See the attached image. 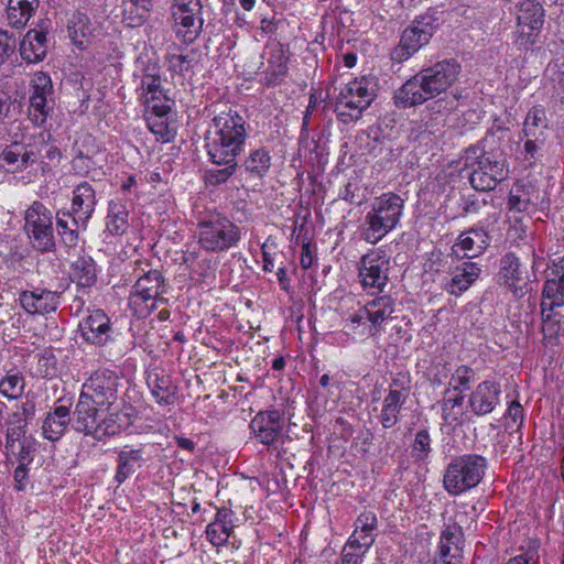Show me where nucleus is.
<instances>
[{"label": "nucleus", "instance_id": "nucleus-4", "mask_svg": "<svg viewBox=\"0 0 564 564\" xmlns=\"http://www.w3.org/2000/svg\"><path fill=\"white\" fill-rule=\"evenodd\" d=\"M488 460L478 454H464L451 460L443 475L444 489L458 496L475 488L484 478Z\"/></svg>", "mask_w": 564, "mask_h": 564}, {"label": "nucleus", "instance_id": "nucleus-53", "mask_svg": "<svg viewBox=\"0 0 564 564\" xmlns=\"http://www.w3.org/2000/svg\"><path fill=\"white\" fill-rule=\"evenodd\" d=\"M431 451V436L429 431L426 429L417 431L412 443V456L416 460L423 462L430 456Z\"/></svg>", "mask_w": 564, "mask_h": 564}, {"label": "nucleus", "instance_id": "nucleus-51", "mask_svg": "<svg viewBox=\"0 0 564 564\" xmlns=\"http://www.w3.org/2000/svg\"><path fill=\"white\" fill-rule=\"evenodd\" d=\"M366 552L360 547V541L348 539L341 550L340 560L335 564H362Z\"/></svg>", "mask_w": 564, "mask_h": 564}, {"label": "nucleus", "instance_id": "nucleus-38", "mask_svg": "<svg viewBox=\"0 0 564 564\" xmlns=\"http://www.w3.org/2000/svg\"><path fill=\"white\" fill-rule=\"evenodd\" d=\"M564 305V276L550 278L543 288V299L541 303L542 314L553 312L555 307Z\"/></svg>", "mask_w": 564, "mask_h": 564}, {"label": "nucleus", "instance_id": "nucleus-50", "mask_svg": "<svg viewBox=\"0 0 564 564\" xmlns=\"http://www.w3.org/2000/svg\"><path fill=\"white\" fill-rule=\"evenodd\" d=\"M66 216H61L59 213L56 215V229L57 232L65 245V247H75L78 243L79 240V232L78 227L74 226L70 220V224L67 219H65Z\"/></svg>", "mask_w": 564, "mask_h": 564}, {"label": "nucleus", "instance_id": "nucleus-25", "mask_svg": "<svg viewBox=\"0 0 564 564\" xmlns=\"http://www.w3.org/2000/svg\"><path fill=\"white\" fill-rule=\"evenodd\" d=\"M141 89L144 91V106L160 104L163 100L171 101L162 87L160 67L155 64L149 65L144 69L141 77Z\"/></svg>", "mask_w": 564, "mask_h": 564}, {"label": "nucleus", "instance_id": "nucleus-18", "mask_svg": "<svg viewBox=\"0 0 564 564\" xmlns=\"http://www.w3.org/2000/svg\"><path fill=\"white\" fill-rule=\"evenodd\" d=\"M61 293L42 288L22 291L19 295L21 306L31 315L55 312L61 303Z\"/></svg>", "mask_w": 564, "mask_h": 564}, {"label": "nucleus", "instance_id": "nucleus-7", "mask_svg": "<svg viewBox=\"0 0 564 564\" xmlns=\"http://www.w3.org/2000/svg\"><path fill=\"white\" fill-rule=\"evenodd\" d=\"M206 0H173L171 4L172 30L185 45L193 44L204 26V2Z\"/></svg>", "mask_w": 564, "mask_h": 564}, {"label": "nucleus", "instance_id": "nucleus-8", "mask_svg": "<svg viewBox=\"0 0 564 564\" xmlns=\"http://www.w3.org/2000/svg\"><path fill=\"white\" fill-rule=\"evenodd\" d=\"M517 8L516 43L528 50L538 42L544 24L545 10L536 0H523Z\"/></svg>", "mask_w": 564, "mask_h": 564}, {"label": "nucleus", "instance_id": "nucleus-42", "mask_svg": "<svg viewBox=\"0 0 564 564\" xmlns=\"http://www.w3.org/2000/svg\"><path fill=\"white\" fill-rule=\"evenodd\" d=\"M288 62L289 57L282 50L271 54V57L268 61V68L264 73L267 84L276 85L283 79L289 69Z\"/></svg>", "mask_w": 564, "mask_h": 564}, {"label": "nucleus", "instance_id": "nucleus-41", "mask_svg": "<svg viewBox=\"0 0 564 564\" xmlns=\"http://www.w3.org/2000/svg\"><path fill=\"white\" fill-rule=\"evenodd\" d=\"M72 269L79 286L88 288L96 282V268L91 257H79L73 262Z\"/></svg>", "mask_w": 564, "mask_h": 564}, {"label": "nucleus", "instance_id": "nucleus-59", "mask_svg": "<svg viewBox=\"0 0 564 564\" xmlns=\"http://www.w3.org/2000/svg\"><path fill=\"white\" fill-rule=\"evenodd\" d=\"M129 306L139 317L148 316L155 308V304L151 303V300H145L144 296L134 291L131 292L129 297Z\"/></svg>", "mask_w": 564, "mask_h": 564}, {"label": "nucleus", "instance_id": "nucleus-31", "mask_svg": "<svg viewBox=\"0 0 564 564\" xmlns=\"http://www.w3.org/2000/svg\"><path fill=\"white\" fill-rule=\"evenodd\" d=\"M40 0H9L7 4V20L14 29H22L35 13Z\"/></svg>", "mask_w": 564, "mask_h": 564}, {"label": "nucleus", "instance_id": "nucleus-11", "mask_svg": "<svg viewBox=\"0 0 564 564\" xmlns=\"http://www.w3.org/2000/svg\"><path fill=\"white\" fill-rule=\"evenodd\" d=\"M498 281L516 299H522L530 292L528 272L513 252L506 253L499 264Z\"/></svg>", "mask_w": 564, "mask_h": 564}, {"label": "nucleus", "instance_id": "nucleus-12", "mask_svg": "<svg viewBox=\"0 0 564 564\" xmlns=\"http://www.w3.org/2000/svg\"><path fill=\"white\" fill-rule=\"evenodd\" d=\"M464 545L463 528L455 521L445 524L433 564H462Z\"/></svg>", "mask_w": 564, "mask_h": 564}, {"label": "nucleus", "instance_id": "nucleus-61", "mask_svg": "<svg viewBox=\"0 0 564 564\" xmlns=\"http://www.w3.org/2000/svg\"><path fill=\"white\" fill-rule=\"evenodd\" d=\"M15 51L13 33L0 29V65L4 64Z\"/></svg>", "mask_w": 564, "mask_h": 564}, {"label": "nucleus", "instance_id": "nucleus-29", "mask_svg": "<svg viewBox=\"0 0 564 564\" xmlns=\"http://www.w3.org/2000/svg\"><path fill=\"white\" fill-rule=\"evenodd\" d=\"M72 421L69 408L58 405L53 411L48 412L43 422V435L50 441L59 440L65 433L67 425Z\"/></svg>", "mask_w": 564, "mask_h": 564}, {"label": "nucleus", "instance_id": "nucleus-15", "mask_svg": "<svg viewBox=\"0 0 564 564\" xmlns=\"http://www.w3.org/2000/svg\"><path fill=\"white\" fill-rule=\"evenodd\" d=\"M109 410L106 406L96 405L95 402L80 393L73 412V426L78 432L93 434L106 424V413Z\"/></svg>", "mask_w": 564, "mask_h": 564}, {"label": "nucleus", "instance_id": "nucleus-63", "mask_svg": "<svg viewBox=\"0 0 564 564\" xmlns=\"http://www.w3.org/2000/svg\"><path fill=\"white\" fill-rule=\"evenodd\" d=\"M47 96L31 95L30 106L34 110V121L40 123L45 122L48 115Z\"/></svg>", "mask_w": 564, "mask_h": 564}, {"label": "nucleus", "instance_id": "nucleus-14", "mask_svg": "<svg viewBox=\"0 0 564 564\" xmlns=\"http://www.w3.org/2000/svg\"><path fill=\"white\" fill-rule=\"evenodd\" d=\"M109 410L106 406L96 405L95 402L80 393L73 412V426L78 432L93 434L106 424V413Z\"/></svg>", "mask_w": 564, "mask_h": 564}, {"label": "nucleus", "instance_id": "nucleus-58", "mask_svg": "<svg viewBox=\"0 0 564 564\" xmlns=\"http://www.w3.org/2000/svg\"><path fill=\"white\" fill-rule=\"evenodd\" d=\"M234 528L220 523H209L206 528V536L214 545L225 544Z\"/></svg>", "mask_w": 564, "mask_h": 564}, {"label": "nucleus", "instance_id": "nucleus-49", "mask_svg": "<svg viewBox=\"0 0 564 564\" xmlns=\"http://www.w3.org/2000/svg\"><path fill=\"white\" fill-rule=\"evenodd\" d=\"M507 240L517 247L521 245L528 246L532 243L533 234L529 231L528 226L523 223L522 218H516L510 223L507 230Z\"/></svg>", "mask_w": 564, "mask_h": 564}, {"label": "nucleus", "instance_id": "nucleus-62", "mask_svg": "<svg viewBox=\"0 0 564 564\" xmlns=\"http://www.w3.org/2000/svg\"><path fill=\"white\" fill-rule=\"evenodd\" d=\"M33 451V443L30 440L24 438L17 442L13 455L17 457L19 465L28 466L33 460L31 455Z\"/></svg>", "mask_w": 564, "mask_h": 564}, {"label": "nucleus", "instance_id": "nucleus-52", "mask_svg": "<svg viewBox=\"0 0 564 564\" xmlns=\"http://www.w3.org/2000/svg\"><path fill=\"white\" fill-rule=\"evenodd\" d=\"M507 564H540V542L530 540L527 546L521 547V553L510 558Z\"/></svg>", "mask_w": 564, "mask_h": 564}, {"label": "nucleus", "instance_id": "nucleus-6", "mask_svg": "<svg viewBox=\"0 0 564 564\" xmlns=\"http://www.w3.org/2000/svg\"><path fill=\"white\" fill-rule=\"evenodd\" d=\"M403 209V199L393 193L383 194L373 204L367 216L368 227L364 230L368 243H377L399 223Z\"/></svg>", "mask_w": 564, "mask_h": 564}, {"label": "nucleus", "instance_id": "nucleus-27", "mask_svg": "<svg viewBox=\"0 0 564 564\" xmlns=\"http://www.w3.org/2000/svg\"><path fill=\"white\" fill-rule=\"evenodd\" d=\"M145 463L142 448L124 447L118 454L117 470L115 479L118 484H122L127 478L133 475L137 469L141 468Z\"/></svg>", "mask_w": 564, "mask_h": 564}, {"label": "nucleus", "instance_id": "nucleus-10", "mask_svg": "<svg viewBox=\"0 0 564 564\" xmlns=\"http://www.w3.org/2000/svg\"><path fill=\"white\" fill-rule=\"evenodd\" d=\"M118 383L119 378L113 371L99 369L85 381L80 393L96 405L110 409L118 398Z\"/></svg>", "mask_w": 564, "mask_h": 564}, {"label": "nucleus", "instance_id": "nucleus-47", "mask_svg": "<svg viewBox=\"0 0 564 564\" xmlns=\"http://www.w3.org/2000/svg\"><path fill=\"white\" fill-rule=\"evenodd\" d=\"M216 165H224L223 169H210L204 174V181L207 186H219L225 184L238 169V162L232 161L229 163H215Z\"/></svg>", "mask_w": 564, "mask_h": 564}, {"label": "nucleus", "instance_id": "nucleus-26", "mask_svg": "<svg viewBox=\"0 0 564 564\" xmlns=\"http://www.w3.org/2000/svg\"><path fill=\"white\" fill-rule=\"evenodd\" d=\"M365 316L371 323V335L379 332L383 322L390 319L394 313V301L390 296H380L364 306Z\"/></svg>", "mask_w": 564, "mask_h": 564}, {"label": "nucleus", "instance_id": "nucleus-56", "mask_svg": "<svg viewBox=\"0 0 564 564\" xmlns=\"http://www.w3.org/2000/svg\"><path fill=\"white\" fill-rule=\"evenodd\" d=\"M488 235L482 228H471L466 232H463L458 242L454 243L453 247H484L488 246Z\"/></svg>", "mask_w": 564, "mask_h": 564}, {"label": "nucleus", "instance_id": "nucleus-32", "mask_svg": "<svg viewBox=\"0 0 564 564\" xmlns=\"http://www.w3.org/2000/svg\"><path fill=\"white\" fill-rule=\"evenodd\" d=\"M480 269L474 262H463L453 273V278L446 284L445 289L453 295H460L469 289L471 283L478 278Z\"/></svg>", "mask_w": 564, "mask_h": 564}, {"label": "nucleus", "instance_id": "nucleus-44", "mask_svg": "<svg viewBox=\"0 0 564 564\" xmlns=\"http://www.w3.org/2000/svg\"><path fill=\"white\" fill-rule=\"evenodd\" d=\"M25 389V380L19 371H8L0 380V393L9 400L20 399Z\"/></svg>", "mask_w": 564, "mask_h": 564}, {"label": "nucleus", "instance_id": "nucleus-33", "mask_svg": "<svg viewBox=\"0 0 564 564\" xmlns=\"http://www.w3.org/2000/svg\"><path fill=\"white\" fill-rule=\"evenodd\" d=\"M271 165L272 156L264 147L250 150L242 163L246 173L259 180H262L269 173Z\"/></svg>", "mask_w": 564, "mask_h": 564}, {"label": "nucleus", "instance_id": "nucleus-36", "mask_svg": "<svg viewBox=\"0 0 564 564\" xmlns=\"http://www.w3.org/2000/svg\"><path fill=\"white\" fill-rule=\"evenodd\" d=\"M405 401L404 395L398 392L388 393L383 398L378 420L384 429H392L398 424L400 412Z\"/></svg>", "mask_w": 564, "mask_h": 564}, {"label": "nucleus", "instance_id": "nucleus-16", "mask_svg": "<svg viewBox=\"0 0 564 564\" xmlns=\"http://www.w3.org/2000/svg\"><path fill=\"white\" fill-rule=\"evenodd\" d=\"M97 205L96 191L87 181L80 182L73 191L72 210L63 216L72 219L74 226L87 227Z\"/></svg>", "mask_w": 564, "mask_h": 564}, {"label": "nucleus", "instance_id": "nucleus-37", "mask_svg": "<svg viewBox=\"0 0 564 564\" xmlns=\"http://www.w3.org/2000/svg\"><path fill=\"white\" fill-rule=\"evenodd\" d=\"M128 209L123 199L113 198L108 204L106 227L111 235H122L128 229Z\"/></svg>", "mask_w": 564, "mask_h": 564}, {"label": "nucleus", "instance_id": "nucleus-13", "mask_svg": "<svg viewBox=\"0 0 564 564\" xmlns=\"http://www.w3.org/2000/svg\"><path fill=\"white\" fill-rule=\"evenodd\" d=\"M251 438L265 446L276 447L283 436V416L276 410L260 411L249 424Z\"/></svg>", "mask_w": 564, "mask_h": 564}, {"label": "nucleus", "instance_id": "nucleus-9", "mask_svg": "<svg viewBox=\"0 0 564 564\" xmlns=\"http://www.w3.org/2000/svg\"><path fill=\"white\" fill-rule=\"evenodd\" d=\"M24 230L28 237L42 247H55L52 212L35 200L24 213Z\"/></svg>", "mask_w": 564, "mask_h": 564}, {"label": "nucleus", "instance_id": "nucleus-21", "mask_svg": "<svg viewBox=\"0 0 564 564\" xmlns=\"http://www.w3.org/2000/svg\"><path fill=\"white\" fill-rule=\"evenodd\" d=\"M170 112L171 105L166 100L160 101V104L145 105L147 126L163 142H170L175 135L169 122Z\"/></svg>", "mask_w": 564, "mask_h": 564}, {"label": "nucleus", "instance_id": "nucleus-3", "mask_svg": "<svg viewBox=\"0 0 564 564\" xmlns=\"http://www.w3.org/2000/svg\"><path fill=\"white\" fill-rule=\"evenodd\" d=\"M485 142H477L465 150V169L468 180L477 192L494 191L508 176L507 160L500 149H485Z\"/></svg>", "mask_w": 564, "mask_h": 564}, {"label": "nucleus", "instance_id": "nucleus-28", "mask_svg": "<svg viewBox=\"0 0 564 564\" xmlns=\"http://www.w3.org/2000/svg\"><path fill=\"white\" fill-rule=\"evenodd\" d=\"M366 109L368 107L360 99L348 95L341 89L336 98L334 111L340 122L348 124L359 120Z\"/></svg>", "mask_w": 564, "mask_h": 564}, {"label": "nucleus", "instance_id": "nucleus-39", "mask_svg": "<svg viewBox=\"0 0 564 564\" xmlns=\"http://www.w3.org/2000/svg\"><path fill=\"white\" fill-rule=\"evenodd\" d=\"M133 291L155 304L156 297L163 293L162 274L158 270L149 271L135 282Z\"/></svg>", "mask_w": 564, "mask_h": 564}, {"label": "nucleus", "instance_id": "nucleus-54", "mask_svg": "<svg viewBox=\"0 0 564 564\" xmlns=\"http://www.w3.org/2000/svg\"><path fill=\"white\" fill-rule=\"evenodd\" d=\"M509 128L503 121L500 118H495L486 135L479 142H485V149L487 150L499 149L498 143L506 137Z\"/></svg>", "mask_w": 564, "mask_h": 564}, {"label": "nucleus", "instance_id": "nucleus-46", "mask_svg": "<svg viewBox=\"0 0 564 564\" xmlns=\"http://www.w3.org/2000/svg\"><path fill=\"white\" fill-rule=\"evenodd\" d=\"M123 19L130 26H140L149 18L151 8L137 0H122Z\"/></svg>", "mask_w": 564, "mask_h": 564}, {"label": "nucleus", "instance_id": "nucleus-35", "mask_svg": "<svg viewBox=\"0 0 564 564\" xmlns=\"http://www.w3.org/2000/svg\"><path fill=\"white\" fill-rule=\"evenodd\" d=\"M377 516L372 512H364L358 516L355 522V531L349 539L360 541V547L368 551L375 543L373 531L377 529Z\"/></svg>", "mask_w": 564, "mask_h": 564}, {"label": "nucleus", "instance_id": "nucleus-48", "mask_svg": "<svg viewBox=\"0 0 564 564\" xmlns=\"http://www.w3.org/2000/svg\"><path fill=\"white\" fill-rule=\"evenodd\" d=\"M464 395L444 398L442 400V419L446 424L458 422L463 414Z\"/></svg>", "mask_w": 564, "mask_h": 564}, {"label": "nucleus", "instance_id": "nucleus-40", "mask_svg": "<svg viewBox=\"0 0 564 564\" xmlns=\"http://www.w3.org/2000/svg\"><path fill=\"white\" fill-rule=\"evenodd\" d=\"M547 128V119L545 109L541 106L532 107L523 122V135L535 137L545 135L544 129Z\"/></svg>", "mask_w": 564, "mask_h": 564}, {"label": "nucleus", "instance_id": "nucleus-43", "mask_svg": "<svg viewBox=\"0 0 564 564\" xmlns=\"http://www.w3.org/2000/svg\"><path fill=\"white\" fill-rule=\"evenodd\" d=\"M534 188L531 185H516L508 197V207L518 213L528 212L530 206L535 205L532 199Z\"/></svg>", "mask_w": 564, "mask_h": 564}, {"label": "nucleus", "instance_id": "nucleus-5", "mask_svg": "<svg viewBox=\"0 0 564 564\" xmlns=\"http://www.w3.org/2000/svg\"><path fill=\"white\" fill-rule=\"evenodd\" d=\"M437 21L433 10L415 17L402 31L399 44L391 52V59L394 63L405 62L427 45L437 30Z\"/></svg>", "mask_w": 564, "mask_h": 564}, {"label": "nucleus", "instance_id": "nucleus-1", "mask_svg": "<svg viewBox=\"0 0 564 564\" xmlns=\"http://www.w3.org/2000/svg\"><path fill=\"white\" fill-rule=\"evenodd\" d=\"M460 72L462 65L455 58L423 67L394 91L393 104L398 109L421 106L447 91L458 80Z\"/></svg>", "mask_w": 564, "mask_h": 564}, {"label": "nucleus", "instance_id": "nucleus-64", "mask_svg": "<svg viewBox=\"0 0 564 564\" xmlns=\"http://www.w3.org/2000/svg\"><path fill=\"white\" fill-rule=\"evenodd\" d=\"M24 145L14 142L8 147H6L0 152V160L4 161L8 165H18L20 161V156L22 155V150Z\"/></svg>", "mask_w": 564, "mask_h": 564}, {"label": "nucleus", "instance_id": "nucleus-55", "mask_svg": "<svg viewBox=\"0 0 564 564\" xmlns=\"http://www.w3.org/2000/svg\"><path fill=\"white\" fill-rule=\"evenodd\" d=\"M474 376L475 372L471 368L467 366H459L452 375L445 393H448L451 389L459 392L464 391L468 388Z\"/></svg>", "mask_w": 564, "mask_h": 564}, {"label": "nucleus", "instance_id": "nucleus-60", "mask_svg": "<svg viewBox=\"0 0 564 564\" xmlns=\"http://www.w3.org/2000/svg\"><path fill=\"white\" fill-rule=\"evenodd\" d=\"M31 86H32V95H41V96H48L53 93V85L51 77L47 73L44 72H36L32 79H31Z\"/></svg>", "mask_w": 564, "mask_h": 564}, {"label": "nucleus", "instance_id": "nucleus-30", "mask_svg": "<svg viewBox=\"0 0 564 564\" xmlns=\"http://www.w3.org/2000/svg\"><path fill=\"white\" fill-rule=\"evenodd\" d=\"M348 95L361 100L368 108L377 97L379 83L377 76L369 74L355 78L341 88Z\"/></svg>", "mask_w": 564, "mask_h": 564}, {"label": "nucleus", "instance_id": "nucleus-34", "mask_svg": "<svg viewBox=\"0 0 564 564\" xmlns=\"http://www.w3.org/2000/svg\"><path fill=\"white\" fill-rule=\"evenodd\" d=\"M149 387L159 404L170 405L175 403L177 386L174 384L170 376L154 373L149 379Z\"/></svg>", "mask_w": 564, "mask_h": 564}, {"label": "nucleus", "instance_id": "nucleus-23", "mask_svg": "<svg viewBox=\"0 0 564 564\" xmlns=\"http://www.w3.org/2000/svg\"><path fill=\"white\" fill-rule=\"evenodd\" d=\"M240 238L239 228L232 223L204 224L199 231V241L216 243L217 247H231Z\"/></svg>", "mask_w": 564, "mask_h": 564}, {"label": "nucleus", "instance_id": "nucleus-57", "mask_svg": "<svg viewBox=\"0 0 564 564\" xmlns=\"http://www.w3.org/2000/svg\"><path fill=\"white\" fill-rule=\"evenodd\" d=\"M542 315V332L545 338L556 339L560 335L564 334V322L561 321L557 314H552V312H545V314Z\"/></svg>", "mask_w": 564, "mask_h": 564}, {"label": "nucleus", "instance_id": "nucleus-45", "mask_svg": "<svg viewBox=\"0 0 564 564\" xmlns=\"http://www.w3.org/2000/svg\"><path fill=\"white\" fill-rule=\"evenodd\" d=\"M69 37L79 48H84V40L91 34L89 18L83 12H76L69 21Z\"/></svg>", "mask_w": 564, "mask_h": 564}, {"label": "nucleus", "instance_id": "nucleus-17", "mask_svg": "<svg viewBox=\"0 0 564 564\" xmlns=\"http://www.w3.org/2000/svg\"><path fill=\"white\" fill-rule=\"evenodd\" d=\"M389 259L382 249L371 250L362 256L359 276L365 286L381 289L386 285Z\"/></svg>", "mask_w": 564, "mask_h": 564}, {"label": "nucleus", "instance_id": "nucleus-20", "mask_svg": "<svg viewBox=\"0 0 564 564\" xmlns=\"http://www.w3.org/2000/svg\"><path fill=\"white\" fill-rule=\"evenodd\" d=\"M500 394L499 383L490 380L482 381L469 395L468 405L470 411L479 416L491 413L499 404Z\"/></svg>", "mask_w": 564, "mask_h": 564}, {"label": "nucleus", "instance_id": "nucleus-24", "mask_svg": "<svg viewBox=\"0 0 564 564\" xmlns=\"http://www.w3.org/2000/svg\"><path fill=\"white\" fill-rule=\"evenodd\" d=\"M46 33L37 30H30L20 43V55L26 63H39L47 54Z\"/></svg>", "mask_w": 564, "mask_h": 564}, {"label": "nucleus", "instance_id": "nucleus-19", "mask_svg": "<svg viewBox=\"0 0 564 564\" xmlns=\"http://www.w3.org/2000/svg\"><path fill=\"white\" fill-rule=\"evenodd\" d=\"M35 413V404L32 401H26L21 406L11 413L6 421V449L8 453L14 454L17 442L26 438L28 421L33 417Z\"/></svg>", "mask_w": 564, "mask_h": 564}, {"label": "nucleus", "instance_id": "nucleus-2", "mask_svg": "<svg viewBox=\"0 0 564 564\" xmlns=\"http://www.w3.org/2000/svg\"><path fill=\"white\" fill-rule=\"evenodd\" d=\"M245 118L229 109L216 115L206 135V151L212 163L237 161L247 140Z\"/></svg>", "mask_w": 564, "mask_h": 564}, {"label": "nucleus", "instance_id": "nucleus-22", "mask_svg": "<svg viewBox=\"0 0 564 564\" xmlns=\"http://www.w3.org/2000/svg\"><path fill=\"white\" fill-rule=\"evenodd\" d=\"M80 330L86 341L102 346L110 339V319L104 311H93L80 324Z\"/></svg>", "mask_w": 564, "mask_h": 564}]
</instances>
